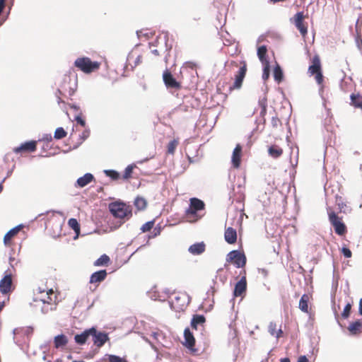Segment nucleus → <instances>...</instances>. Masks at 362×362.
<instances>
[{"mask_svg": "<svg viewBox=\"0 0 362 362\" xmlns=\"http://www.w3.org/2000/svg\"><path fill=\"white\" fill-rule=\"evenodd\" d=\"M74 66L85 74H90L100 69V63L95 61L93 62L89 57H82L75 60Z\"/></svg>", "mask_w": 362, "mask_h": 362, "instance_id": "obj_3", "label": "nucleus"}, {"mask_svg": "<svg viewBox=\"0 0 362 362\" xmlns=\"http://www.w3.org/2000/svg\"><path fill=\"white\" fill-rule=\"evenodd\" d=\"M362 328V322L361 320H356L354 322L350 323L348 327V330L351 334L355 335L361 332Z\"/></svg>", "mask_w": 362, "mask_h": 362, "instance_id": "obj_30", "label": "nucleus"}, {"mask_svg": "<svg viewBox=\"0 0 362 362\" xmlns=\"http://www.w3.org/2000/svg\"><path fill=\"white\" fill-rule=\"evenodd\" d=\"M258 104H259V105L261 107V111H260L259 114H260V115L262 117H264V116L267 114V98H263L262 99H259V102H258Z\"/></svg>", "mask_w": 362, "mask_h": 362, "instance_id": "obj_38", "label": "nucleus"}, {"mask_svg": "<svg viewBox=\"0 0 362 362\" xmlns=\"http://www.w3.org/2000/svg\"><path fill=\"white\" fill-rule=\"evenodd\" d=\"M341 252L346 258H350L352 256L351 251L347 247H343Z\"/></svg>", "mask_w": 362, "mask_h": 362, "instance_id": "obj_46", "label": "nucleus"}, {"mask_svg": "<svg viewBox=\"0 0 362 362\" xmlns=\"http://www.w3.org/2000/svg\"><path fill=\"white\" fill-rule=\"evenodd\" d=\"M161 233V228L160 226L153 228L152 235L149 236V238H153L159 235Z\"/></svg>", "mask_w": 362, "mask_h": 362, "instance_id": "obj_49", "label": "nucleus"}, {"mask_svg": "<svg viewBox=\"0 0 362 362\" xmlns=\"http://www.w3.org/2000/svg\"><path fill=\"white\" fill-rule=\"evenodd\" d=\"M107 276V272L105 269L100 270L92 274L90 278V284L100 283L104 281Z\"/></svg>", "mask_w": 362, "mask_h": 362, "instance_id": "obj_24", "label": "nucleus"}, {"mask_svg": "<svg viewBox=\"0 0 362 362\" xmlns=\"http://www.w3.org/2000/svg\"><path fill=\"white\" fill-rule=\"evenodd\" d=\"M62 95H60L59 93H57V91L56 92V96L57 98V103L58 104H61V103H65L64 101L62 99Z\"/></svg>", "mask_w": 362, "mask_h": 362, "instance_id": "obj_52", "label": "nucleus"}, {"mask_svg": "<svg viewBox=\"0 0 362 362\" xmlns=\"http://www.w3.org/2000/svg\"><path fill=\"white\" fill-rule=\"evenodd\" d=\"M89 135L90 131L88 129L84 130L81 136L82 141H85L89 136Z\"/></svg>", "mask_w": 362, "mask_h": 362, "instance_id": "obj_50", "label": "nucleus"}, {"mask_svg": "<svg viewBox=\"0 0 362 362\" xmlns=\"http://www.w3.org/2000/svg\"><path fill=\"white\" fill-rule=\"evenodd\" d=\"M146 201L143 197H137L134 201V205L139 210H144L146 207Z\"/></svg>", "mask_w": 362, "mask_h": 362, "instance_id": "obj_39", "label": "nucleus"}, {"mask_svg": "<svg viewBox=\"0 0 362 362\" xmlns=\"http://www.w3.org/2000/svg\"><path fill=\"white\" fill-rule=\"evenodd\" d=\"M77 88V79L72 78L71 74H66L62 76L59 82L57 93L60 95H68L72 96Z\"/></svg>", "mask_w": 362, "mask_h": 362, "instance_id": "obj_1", "label": "nucleus"}, {"mask_svg": "<svg viewBox=\"0 0 362 362\" xmlns=\"http://www.w3.org/2000/svg\"><path fill=\"white\" fill-rule=\"evenodd\" d=\"M154 220L148 221L141 226V230L143 233L148 232L154 227Z\"/></svg>", "mask_w": 362, "mask_h": 362, "instance_id": "obj_42", "label": "nucleus"}, {"mask_svg": "<svg viewBox=\"0 0 362 362\" xmlns=\"http://www.w3.org/2000/svg\"><path fill=\"white\" fill-rule=\"evenodd\" d=\"M104 360L107 362H129L126 357H120L113 354H106Z\"/></svg>", "mask_w": 362, "mask_h": 362, "instance_id": "obj_32", "label": "nucleus"}, {"mask_svg": "<svg viewBox=\"0 0 362 362\" xmlns=\"http://www.w3.org/2000/svg\"><path fill=\"white\" fill-rule=\"evenodd\" d=\"M70 107L74 110H76V111H78L79 110V108L78 107H77L76 105H70Z\"/></svg>", "mask_w": 362, "mask_h": 362, "instance_id": "obj_58", "label": "nucleus"}, {"mask_svg": "<svg viewBox=\"0 0 362 362\" xmlns=\"http://www.w3.org/2000/svg\"><path fill=\"white\" fill-rule=\"evenodd\" d=\"M230 64V65L236 66V67H238L239 66L238 62L235 61H231Z\"/></svg>", "mask_w": 362, "mask_h": 362, "instance_id": "obj_56", "label": "nucleus"}, {"mask_svg": "<svg viewBox=\"0 0 362 362\" xmlns=\"http://www.w3.org/2000/svg\"><path fill=\"white\" fill-rule=\"evenodd\" d=\"M4 307V302H0V313L3 310Z\"/></svg>", "mask_w": 362, "mask_h": 362, "instance_id": "obj_59", "label": "nucleus"}, {"mask_svg": "<svg viewBox=\"0 0 362 362\" xmlns=\"http://www.w3.org/2000/svg\"><path fill=\"white\" fill-rule=\"evenodd\" d=\"M94 179L91 173H86L83 177H79L77 181V185L80 187H83L90 183Z\"/></svg>", "mask_w": 362, "mask_h": 362, "instance_id": "obj_27", "label": "nucleus"}, {"mask_svg": "<svg viewBox=\"0 0 362 362\" xmlns=\"http://www.w3.org/2000/svg\"><path fill=\"white\" fill-rule=\"evenodd\" d=\"M22 229L21 226H18L11 230H10L4 238V243L6 246H11L12 245V239L19 233V231Z\"/></svg>", "mask_w": 362, "mask_h": 362, "instance_id": "obj_19", "label": "nucleus"}, {"mask_svg": "<svg viewBox=\"0 0 362 362\" xmlns=\"http://www.w3.org/2000/svg\"><path fill=\"white\" fill-rule=\"evenodd\" d=\"M274 3L279 2V1H284L285 0H271Z\"/></svg>", "mask_w": 362, "mask_h": 362, "instance_id": "obj_60", "label": "nucleus"}, {"mask_svg": "<svg viewBox=\"0 0 362 362\" xmlns=\"http://www.w3.org/2000/svg\"><path fill=\"white\" fill-rule=\"evenodd\" d=\"M68 344V338L64 334H59L54 337V344L56 349L65 346Z\"/></svg>", "mask_w": 362, "mask_h": 362, "instance_id": "obj_28", "label": "nucleus"}, {"mask_svg": "<svg viewBox=\"0 0 362 362\" xmlns=\"http://www.w3.org/2000/svg\"><path fill=\"white\" fill-rule=\"evenodd\" d=\"M358 312L361 315H362V298L359 300V308H358Z\"/></svg>", "mask_w": 362, "mask_h": 362, "instance_id": "obj_55", "label": "nucleus"}, {"mask_svg": "<svg viewBox=\"0 0 362 362\" xmlns=\"http://www.w3.org/2000/svg\"><path fill=\"white\" fill-rule=\"evenodd\" d=\"M329 221L334 228L335 233L339 235H344L346 233L347 229L346 225L342 221V218L332 211L328 212Z\"/></svg>", "mask_w": 362, "mask_h": 362, "instance_id": "obj_8", "label": "nucleus"}, {"mask_svg": "<svg viewBox=\"0 0 362 362\" xmlns=\"http://www.w3.org/2000/svg\"><path fill=\"white\" fill-rule=\"evenodd\" d=\"M280 362H290V359L288 358H281Z\"/></svg>", "mask_w": 362, "mask_h": 362, "instance_id": "obj_57", "label": "nucleus"}, {"mask_svg": "<svg viewBox=\"0 0 362 362\" xmlns=\"http://www.w3.org/2000/svg\"><path fill=\"white\" fill-rule=\"evenodd\" d=\"M185 341L183 345L189 349L191 354L197 355L199 350L194 348L195 339L189 328H186L184 331Z\"/></svg>", "mask_w": 362, "mask_h": 362, "instance_id": "obj_12", "label": "nucleus"}, {"mask_svg": "<svg viewBox=\"0 0 362 362\" xmlns=\"http://www.w3.org/2000/svg\"><path fill=\"white\" fill-rule=\"evenodd\" d=\"M312 64L308 67V74L310 76H315V79L317 83L322 86L324 81V76L322 72V64L320 57L316 54L311 60Z\"/></svg>", "mask_w": 362, "mask_h": 362, "instance_id": "obj_4", "label": "nucleus"}, {"mask_svg": "<svg viewBox=\"0 0 362 362\" xmlns=\"http://www.w3.org/2000/svg\"><path fill=\"white\" fill-rule=\"evenodd\" d=\"M273 75H274V80L276 82L280 83L283 80V78H284L283 71L279 64H276V66L274 67Z\"/></svg>", "mask_w": 362, "mask_h": 362, "instance_id": "obj_36", "label": "nucleus"}, {"mask_svg": "<svg viewBox=\"0 0 362 362\" xmlns=\"http://www.w3.org/2000/svg\"><path fill=\"white\" fill-rule=\"evenodd\" d=\"M267 48L265 45H262L257 49V56L262 64H269V61L267 57Z\"/></svg>", "mask_w": 362, "mask_h": 362, "instance_id": "obj_29", "label": "nucleus"}, {"mask_svg": "<svg viewBox=\"0 0 362 362\" xmlns=\"http://www.w3.org/2000/svg\"><path fill=\"white\" fill-rule=\"evenodd\" d=\"M206 250V245L203 243H197L192 245L188 250L193 255H199L202 254Z\"/></svg>", "mask_w": 362, "mask_h": 362, "instance_id": "obj_25", "label": "nucleus"}, {"mask_svg": "<svg viewBox=\"0 0 362 362\" xmlns=\"http://www.w3.org/2000/svg\"><path fill=\"white\" fill-rule=\"evenodd\" d=\"M305 18L303 12H298L291 20L303 37L308 34V24L304 21Z\"/></svg>", "mask_w": 362, "mask_h": 362, "instance_id": "obj_10", "label": "nucleus"}, {"mask_svg": "<svg viewBox=\"0 0 362 362\" xmlns=\"http://www.w3.org/2000/svg\"><path fill=\"white\" fill-rule=\"evenodd\" d=\"M297 362H309V361L305 356H300L298 358Z\"/></svg>", "mask_w": 362, "mask_h": 362, "instance_id": "obj_53", "label": "nucleus"}, {"mask_svg": "<svg viewBox=\"0 0 362 362\" xmlns=\"http://www.w3.org/2000/svg\"><path fill=\"white\" fill-rule=\"evenodd\" d=\"M135 164L129 165L124 170L122 177L124 180H127L132 177L134 169L136 168Z\"/></svg>", "mask_w": 362, "mask_h": 362, "instance_id": "obj_40", "label": "nucleus"}, {"mask_svg": "<svg viewBox=\"0 0 362 362\" xmlns=\"http://www.w3.org/2000/svg\"><path fill=\"white\" fill-rule=\"evenodd\" d=\"M204 208L205 204L203 201L195 197L191 198L189 199V207L185 211L186 215L194 217L197 211L204 210Z\"/></svg>", "mask_w": 362, "mask_h": 362, "instance_id": "obj_11", "label": "nucleus"}, {"mask_svg": "<svg viewBox=\"0 0 362 362\" xmlns=\"http://www.w3.org/2000/svg\"><path fill=\"white\" fill-rule=\"evenodd\" d=\"M241 157H242V146L240 144H238L235 147L232 158L231 163L232 165L234 168H239L241 164Z\"/></svg>", "mask_w": 362, "mask_h": 362, "instance_id": "obj_18", "label": "nucleus"}, {"mask_svg": "<svg viewBox=\"0 0 362 362\" xmlns=\"http://www.w3.org/2000/svg\"><path fill=\"white\" fill-rule=\"evenodd\" d=\"M95 328L92 327L88 329H86L83 332L80 334H76L74 337L75 341L80 345L84 344L88 338L91 336V332H94Z\"/></svg>", "mask_w": 362, "mask_h": 362, "instance_id": "obj_21", "label": "nucleus"}, {"mask_svg": "<svg viewBox=\"0 0 362 362\" xmlns=\"http://www.w3.org/2000/svg\"><path fill=\"white\" fill-rule=\"evenodd\" d=\"M109 209L111 214L117 218L123 220L129 219L132 216V208L123 202H113L110 204Z\"/></svg>", "mask_w": 362, "mask_h": 362, "instance_id": "obj_2", "label": "nucleus"}, {"mask_svg": "<svg viewBox=\"0 0 362 362\" xmlns=\"http://www.w3.org/2000/svg\"><path fill=\"white\" fill-rule=\"evenodd\" d=\"M91 336L93 337V344L99 348L103 346L109 340L107 333L97 332L95 329L94 332H91Z\"/></svg>", "mask_w": 362, "mask_h": 362, "instance_id": "obj_16", "label": "nucleus"}, {"mask_svg": "<svg viewBox=\"0 0 362 362\" xmlns=\"http://www.w3.org/2000/svg\"><path fill=\"white\" fill-rule=\"evenodd\" d=\"M271 124L273 127L276 128L281 124V122L277 117H273L271 120Z\"/></svg>", "mask_w": 362, "mask_h": 362, "instance_id": "obj_47", "label": "nucleus"}, {"mask_svg": "<svg viewBox=\"0 0 362 362\" xmlns=\"http://www.w3.org/2000/svg\"><path fill=\"white\" fill-rule=\"evenodd\" d=\"M153 53H154L155 54H158V51H157L156 49V50H153Z\"/></svg>", "mask_w": 362, "mask_h": 362, "instance_id": "obj_62", "label": "nucleus"}, {"mask_svg": "<svg viewBox=\"0 0 362 362\" xmlns=\"http://www.w3.org/2000/svg\"><path fill=\"white\" fill-rule=\"evenodd\" d=\"M163 79L168 88L180 89L181 88L180 83L176 81L168 70L163 72Z\"/></svg>", "mask_w": 362, "mask_h": 362, "instance_id": "obj_14", "label": "nucleus"}, {"mask_svg": "<svg viewBox=\"0 0 362 362\" xmlns=\"http://www.w3.org/2000/svg\"><path fill=\"white\" fill-rule=\"evenodd\" d=\"M269 155L274 158L280 157L283 153V149L277 145H272L268 149Z\"/></svg>", "mask_w": 362, "mask_h": 362, "instance_id": "obj_31", "label": "nucleus"}, {"mask_svg": "<svg viewBox=\"0 0 362 362\" xmlns=\"http://www.w3.org/2000/svg\"><path fill=\"white\" fill-rule=\"evenodd\" d=\"M37 149V141H30L22 144L20 146L13 148L16 153H33Z\"/></svg>", "mask_w": 362, "mask_h": 362, "instance_id": "obj_15", "label": "nucleus"}, {"mask_svg": "<svg viewBox=\"0 0 362 362\" xmlns=\"http://www.w3.org/2000/svg\"><path fill=\"white\" fill-rule=\"evenodd\" d=\"M310 296L306 293L301 296L299 301L298 308L302 312L309 313L308 303L310 302Z\"/></svg>", "mask_w": 362, "mask_h": 362, "instance_id": "obj_26", "label": "nucleus"}, {"mask_svg": "<svg viewBox=\"0 0 362 362\" xmlns=\"http://www.w3.org/2000/svg\"><path fill=\"white\" fill-rule=\"evenodd\" d=\"M35 301H41L44 304L50 305H56L57 301V295L52 289L42 291L38 288L35 293Z\"/></svg>", "mask_w": 362, "mask_h": 362, "instance_id": "obj_6", "label": "nucleus"}, {"mask_svg": "<svg viewBox=\"0 0 362 362\" xmlns=\"http://www.w3.org/2000/svg\"><path fill=\"white\" fill-rule=\"evenodd\" d=\"M142 61V57L141 55H139L136 59V61H135V65H138L139 64H140Z\"/></svg>", "mask_w": 362, "mask_h": 362, "instance_id": "obj_54", "label": "nucleus"}, {"mask_svg": "<svg viewBox=\"0 0 362 362\" xmlns=\"http://www.w3.org/2000/svg\"><path fill=\"white\" fill-rule=\"evenodd\" d=\"M106 174L110 177L112 180H117L119 177V174L115 170H106Z\"/></svg>", "mask_w": 362, "mask_h": 362, "instance_id": "obj_45", "label": "nucleus"}, {"mask_svg": "<svg viewBox=\"0 0 362 362\" xmlns=\"http://www.w3.org/2000/svg\"><path fill=\"white\" fill-rule=\"evenodd\" d=\"M351 104L356 108L362 110V96L359 94H351Z\"/></svg>", "mask_w": 362, "mask_h": 362, "instance_id": "obj_35", "label": "nucleus"}, {"mask_svg": "<svg viewBox=\"0 0 362 362\" xmlns=\"http://www.w3.org/2000/svg\"><path fill=\"white\" fill-rule=\"evenodd\" d=\"M179 144V139H174L170 141L167 145V153L170 155H174L175 152V149Z\"/></svg>", "mask_w": 362, "mask_h": 362, "instance_id": "obj_34", "label": "nucleus"}, {"mask_svg": "<svg viewBox=\"0 0 362 362\" xmlns=\"http://www.w3.org/2000/svg\"><path fill=\"white\" fill-rule=\"evenodd\" d=\"M3 190V185L2 184L0 183V193L2 192Z\"/></svg>", "mask_w": 362, "mask_h": 362, "instance_id": "obj_61", "label": "nucleus"}, {"mask_svg": "<svg viewBox=\"0 0 362 362\" xmlns=\"http://www.w3.org/2000/svg\"><path fill=\"white\" fill-rule=\"evenodd\" d=\"M268 332L272 336L275 337L276 339H279L283 337L281 326H278L274 322H271L269 324Z\"/></svg>", "mask_w": 362, "mask_h": 362, "instance_id": "obj_23", "label": "nucleus"}, {"mask_svg": "<svg viewBox=\"0 0 362 362\" xmlns=\"http://www.w3.org/2000/svg\"><path fill=\"white\" fill-rule=\"evenodd\" d=\"M12 291V276L7 274L0 281V291L3 294H8Z\"/></svg>", "mask_w": 362, "mask_h": 362, "instance_id": "obj_17", "label": "nucleus"}, {"mask_svg": "<svg viewBox=\"0 0 362 362\" xmlns=\"http://www.w3.org/2000/svg\"><path fill=\"white\" fill-rule=\"evenodd\" d=\"M69 226L74 230L76 234V237L80 233V225L76 218H71L68 221Z\"/></svg>", "mask_w": 362, "mask_h": 362, "instance_id": "obj_37", "label": "nucleus"}, {"mask_svg": "<svg viewBox=\"0 0 362 362\" xmlns=\"http://www.w3.org/2000/svg\"><path fill=\"white\" fill-rule=\"evenodd\" d=\"M66 132L62 127H58L54 132V137L55 139H62L66 137Z\"/></svg>", "mask_w": 362, "mask_h": 362, "instance_id": "obj_41", "label": "nucleus"}, {"mask_svg": "<svg viewBox=\"0 0 362 362\" xmlns=\"http://www.w3.org/2000/svg\"><path fill=\"white\" fill-rule=\"evenodd\" d=\"M206 322V318L202 315H194L191 320V327L194 329H197L199 327L204 328Z\"/></svg>", "mask_w": 362, "mask_h": 362, "instance_id": "obj_22", "label": "nucleus"}, {"mask_svg": "<svg viewBox=\"0 0 362 362\" xmlns=\"http://www.w3.org/2000/svg\"><path fill=\"white\" fill-rule=\"evenodd\" d=\"M356 41H357V44H358V48L361 49V47H362V39H361V36L358 33L357 35Z\"/></svg>", "mask_w": 362, "mask_h": 362, "instance_id": "obj_51", "label": "nucleus"}, {"mask_svg": "<svg viewBox=\"0 0 362 362\" xmlns=\"http://www.w3.org/2000/svg\"><path fill=\"white\" fill-rule=\"evenodd\" d=\"M240 275H242L241 279L235 285L233 291V296L235 297L242 296L247 290L246 271L245 269L241 271Z\"/></svg>", "mask_w": 362, "mask_h": 362, "instance_id": "obj_13", "label": "nucleus"}, {"mask_svg": "<svg viewBox=\"0 0 362 362\" xmlns=\"http://www.w3.org/2000/svg\"><path fill=\"white\" fill-rule=\"evenodd\" d=\"M351 307H352V304L351 303H348L344 308V310L341 313V317L344 319H346L349 317L350 315V313H351Z\"/></svg>", "mask_w": 362, "mask_h": 362, "instance_id": "obj_43", "label": "nucleus"}, {"mask_svg": "<svg viewBox=\"0 0 362 362\" xmlns=\"http://www.w3.org/2000/svg\"><path fill=\"white\" fill-rule=\"evenodd\" d=\"M263 66H264V69H263V74H262V78L266 81L269 78V74H270V64L269 63V64H262Z\"/></svg>", "mask_w": 362, "mask_h": 362, "instance_id": "obj_44", "label": "nucleus"}, {"mask_svg": "<svg viewBox=\"0 0 362 362\" xmlns=\"http://www.w3.org/2000/svg\"><path fill=\"white\" fill-rule=\"evenodd\" d=\"M63 222L59 216L52 215L46 223V229L54 238L61 236Z\"/></svg>", "mask_w": 362, "mask_h": 362, "instance_id": "obj_5", "label": "nucleus"}, {"mask_svg": "<svg viewBox=\"0 0 362 362\" xmlns=\"http://www.w3.org/2000/svg\"><path fill=\"white\" fill-rule=\"evenodd\" d=\"M226 261L233 263L237 268H243L246 264L247 259L243 252L233 250L227 255Z\"/></svg>", "mask_w": 362, "mask_h": 362, "instance_id": "obj_9", "label": "nucleus"}, {"mask_svg": "<svg viewBox=\"0 0 362 362\" xmlns=\"http://www.w3.org/2000/svg\"><path fill=\"white\" fill-rule=\"evenodd\" d=\"M110 262V259L109 256L104 254L101 255L95 262L94 266L100 267V266H107Z\"/></svg>", "mask_w": 362, "mask_h": 362, "instance_id": "obj_33", "label": "nucleus"}, {"mask_svg": "<svg viewBox=\"0 0 362 362\" xmlns=\"http://www.w3.org/2000/svg\"><path fill=\"white\" fill-rule=\"evenodd\" d=\"M225 240L228 244H234L237 241V232L236 230L232 227H228L225 230L224 233Z\"/></svg>", "mask_w": 362, "mask_h": 362, "instance_id": "obj_20", "label": "nucleus"}, {"mask_svg": "<svg viewBox=\"0 0 362 362\" xmlns=\"http://www.w3.org/2000/svg\"><path fill=\"white\" fill-rule=\"evenodd\" d=\"M81 112H79L75 117L76 121L78 124H81L82 127H85L86 122L81 117Z\"/></svg>", "mask_w": 362, "mask_h": 362, "instance_id": "obj_48", "label": "nucleus"}, {"mask_svg": "<svg viewBox=\"0 0 362 362\" xmlns=\"http://www.w3.org/2000/svg\"><path fill=\"white\" fill-rule=\"evenodd\" d=\"M197 220V218L194 219L192 221H193V222H194V221H196Z\"/></svg>", "mask_w": 362, "mask_h": 362, "instance_id": "obj_63", "label": "nucleus"}, {"mask_svg": "<svg viewBox=\"0 0 362 362\" xmlns=\"http://www.w3.org/2000/svg\"><path fill=\"white\" fill-rule=\"evenodd\" d=\"M240 69L237 74H235L234 82L229 86L228 90L230 93L234 90H239L241 88L243 83V80L246 76L247 71V65L245 61H241L240 62Z\"/></svg>", "mask_w": 362, "mask_h": 362, "instance_id": "obj_7", "label": "nucleus"}]
</instances>
